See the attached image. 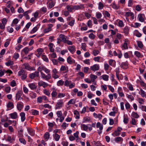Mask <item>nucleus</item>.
<instances>
[{"label":"nucleus","mask_w":146,"mask_h":146,"mask_svg":"<svg viewBox=\"0 0 146 146\" xmlns=\"http://www.w3.org/2000/svg\"><path fill=\"white\" fill-rule=\"evenodd\" d=\"M27 73L23 69L21 70L18 72V76H21V78L22 80H24L27 77Z\"/></svg>","instance_id":"nucleus-1"},{"label":"nucleus","mask_w":146,"mask_h":146,"mask_svg":"<svg viewBox=\"0 0 146 146\" xmlns=\"http://www.w3.org/2000/svg\"><path fill=\"white\" fill-rule=\"evenodd\" d=\"M23 92L22 90H18L16 94L15 99L17 100H21L23 98L21 97L22 95Z\"/></svg>","instance_id":"nucleus-2"},{"label":"nucleus","mask_w":146,"mask_h":146,"mask_svg":"<svg viewBox=\"0 0 146 146\" xmlns=\"http://www.w3.org/2000/svg\"><path fill=\"white\" fill-rule=\"evenodd\" d=\"M63 104V100L62 99L59 100L58 101L56 104L55 109L56 110L60 109L62 107Z\"/></svg>","instance_id":"nucleus-3"},{"label":"nucleus","mask_w":146,"mask_h":146,"mask_svg":"<svg viewBox=\"0 0 146 146\" xmlns=\"http://www.w3.org/2000/svg\"><path fill=\"white\" fill-rule=\"evenodd\" d=\"M122 130V128L120 127H118L117 128V129L115 130L114 132L112 134V135L116 136H119L120 135V132Z\"/></svg>","instance_id":"nucleus-4"},{"label":"nucleus","mask_w":146,"mask_h":146,"mask_svg":"<svg viewBox=\"0 0 146 146\" xmlns=\"http://www.w3.org/2000/svg\"><path fill=\"white\" fill-rule=\"evenodd\" d=\"M23 68L24 69L27 70H35V69H33L32 67L30 66L29 65L28 63H25L23 64Z\"/></svg>","instance_id":"nucleus-5"},{"label":"nucleus","mask_w":146,"mask_h":146,"mask_svg":"<svg viewBox=\"0 0 146 146\" xmlns=\"http://www.w3.org/2000/svg\"><path fill=\"white\" fill-rule=\"evenodd\" d=\"M100 69V66L98 64H95L90 67V69L93 71L98 70Z\"/></svg>","instance_id":"nucleus-6"},{"label":"nucleus","mask_w":146,"mask_h":146,"mask_svg":"<svg viewBox=\"0 0 146 146\" xmlns=\"http://www.w3.org/2000/svg\"><path fill=\"white\" fill-rule=\"evenodd\" d=\"M145 18V17L144 14H140L138 15L137 17L139 20L141 22H144Z\"/></svg>","instance_id":"nucleus-7"},{"label":"nucleus","mask_w":146,"mask_h":146,"mask_svg":"<svg viewBox=\"0 0 146 146\" xmlns=\"http://www.w3.org/2000/svg\"><path fill=\"white\" fill-rule=\"evenodd\" d=\"M129 43V40L128 39H125V40L122 46L123 50L127 49L128 48L127 46V44Z\"/></svg>","instance_id":"nucleus-8"},{"label":"nucleus","mask_w":146,"mask_h":146,"mask_svg":"<svg viewBox=\"0 0 146 146\" xmlns=\"http://www.w3.org/2000/svg\"><path fill=\"white\" fill-rule=\"evenodd\" d=\"M84 8V5L82 4L80 5H74L73 6V9L74 10L82 9Z\"/></svg>","instance_id":"nucleus-9"},{"label":"nucleus","mask_w":146,"mask_h":146,"mask_svg":"<svg viewBox=\"0 0 146 146\" xmlns=\"http://www.w3.org/2000/svg\"><path fill=\"white\" fill-rule=\"evenodd\" d=\"M128 62L127 61L125 62H122L120 65V66L123 69H127L128 68Z\"/></svg>","instance_id":"nucleus-10"},{"label":"nucleus","mask_w":146,"mask_h":146,"mask_svg":"<svg viewBox=\"0 0 146 146\" xmlns=\"http://www.w3.org/2000/svg\"><path fill=\"white\" fill-rule=\"evenodd\" d=\"M23 103L21 102H19L17 104V108L19 110H21L24 106Z\"/></svg>","instance_id":"nucleus-11"},{"label":"nucleus","mask_w":146,"mask_h":146,"mask_svg":"<svg viewBox=\"0 0 146 146\" xmlns=\"http://www.w3.org/2000/svg\"><path fill=\"white\" fill-rule=\"evenodd\" d=\"M28 85L31 90H34L37 88V86L34 83H29Z\"/></svg>","instance_id":"nucleus-12"},{"label":"nucleus","mask_w":146,"mask_h":146,"mask_svg":"<svg viewBox=\"0 0 146 146\" xmlns=\"http://www.w3.org/2000/svg\"><path fill=\"white\" fill-rule=\"evenodd\" d=\"M68 49L70 52L72 54L74 53L76 50L75 47L74 45L69 46L68 47Z\"/></svg>","instance_id":"nucleus-13"},{"label":"nucleus","mask_w":146,"mask_h":146,"mask_svg":"<svg viewBox=\"0 0 146 146\" xmlns=\"http://www.w3.org/2000/svg\"><path fill=\"white\" fill-rule=\"evenodd\" d=\"M67 62L69 64H72L75 62V60L72 59L70 56L68 57L67 59Z\"/></svg>","instance_id":"nucleus-14"},{"label":"nucleus","mask_w":146,"mask_h":146,"mask_svg":"<svg viewBox=\"0 0 146 146\" xmlns=\"http://www.w3.org/2000/svg\"><path fill=\"white\" fill-rule=\"evenodd\" d=\"M27 131L29 133L31 136H33L35 135V131L33 129L31 128L27 129Z\"/></svg>","instance_id":"nucleus-15"},{"label":"nucleus","mask_w":146,"mask_h":146,"mask_svg":"<svg viewBox=\"0 0 146 146\" xmlns=\"http://www.w3.org/2000/svg\"><path fill=\"white\" fill-rule=\"evenodd\" d=\"M18 131L20 136L21 137L23 136V130L22 126H20L18 127Z\"/></svg>","instance_id":"nucleus-16"},{"label":"nucleus","mask_w":146,"mask_h":146,"mask_svg":"<svg viewBox=\"0 0 146 146\" xmlns=\"http://www.w3.org/2000/svg\"><path fill=\"white\" fill-rule=\"evenodd\" d=\"M40 25V24H38L36 26L34 27L31 31L30 32V33L32 34L36 32L39 28Z\"/></svg>","instance_id":"nucleus-17"},{"label":"nucleus","mask_w":146,"mask_h":146,"mask_svg":"<svg viewBox=\"0 0 146 146\" xmlns=\"http://www.w3.org/2000/svg\"><path fill=\"white\" fill-rule=\"evenodd\" d=\"M60 71H64L65 72H64V73H67L68 71V67H66L65 66L62 65L60 68Z\"/></svg>","instance_id":"nucleus-18"},{"label":"nucleus","mask_w":146,"mask_h":146,"mask_svg":"<svg viewBox=\"0 0 146 146\" xmlns=\"http://www.w3.org/2000/svg\"><path fill=\"white\" fill-rule=\"evenodd\" d=\"M109 64L114 67H115L116 62L114 60L112 59H110L108 61Z\"/></svg>","instance_id":"nucleus-19"},{"label":"nucleus","mask_w":146,"mask_h":146,"mask_svg":"<svg viewBox=\"0 0 146 146\" xmlns=\"http://www.w3.org/2000/svg\"><path fill=\"white\" fill-rule=\"evenodd\" d=\"M38 84L39 86H42L44 88L48 85V84L47 83L43 81L38 82Z\"/></svg>","instance_id":"nucleus-20"},{"label":"nucleus","mask_w":146,"mask_h":146,"mask_svg":"<svg viewBox=\"0 0 146 146\" xmlns=\"http://www.w3.org/2000/svg\"><path fill=\"white\" fill-rule=\"evenodd\" d=\"M59 37L60 38H61V40L63 43H64V42H65L66 39L68 38L67 36H65L64 35L62 34L59 35Z\"/></svg>","instance_id":"nucleus-21"},{"label":"nucleus","mask_w":146,"mask_h":146,"mask_svg":"<svg viewBox=\"0 0 146 146\" xmlns=\"http://www.w3.org/2000/svg\"><path fill=\"white\" fill-rule=\"evenodd\" d=\"M15 138L13 136L11 137L10 136H8L7 139H6V141H8L10 143L13 142V141H15Z\"/></svg>","instance_id":"nucleus-22"},{"label":"nucleus","mask_w":146,"mask_h":146,"mask_svg":"<svg viewBox=\"0 0 146 146\" xmlns=\"http://www.w3.org/2000/svg\"><path fill=\"white\" fill-rule=\"evenodd\" d=\"M109 76L106 74H104L100 77V79H102L104 80L105 81H108L109 80Z\"/></svg>","instance_id":"nucleus-23"},{"label":"nucleus","mask_w":146,"mask_h":146,"mask_svg":"<svg viewBox=\"0 0 146 146\" xmlns=\"http://www.w3.org/2000/svg\"><path fill=\"white\" fill-rule=\"evenodd\" d=\"M129 27L126 26L123 29V33L125 34V35H127L129 33Z\"/></svg>","instance_id":"nucleus-24"},{"label":"nucleus","mask_w":146,"mask_h":146,"mask_svg":"<svg viewBox=\"0 0 146 146\" xmlns=\"http://www.w3.org/2000/svg\"><path fill=\"white\" fill-rule=\"evenodd\" d=\"M25 113L24 112H21L20 114V115L21 117V121L22 122H23L25 119Z\"/></svg>","instance_id":"nucleus-25"},{"label":"nucleus","mask_w":146,"mask_h":146,"mask_svg":"<svg viewBox=\"0 0 146 146\" xmlns=\"http://www.w3.org/2000/svg\"><path fill=\"white\" fill-rule=\"evenodd\" d=\"M53 136L54 139L56 141H58L60 138V136L57 134H54Z\"/></svg>","instance_id":"nucleus-26"},{"label":"nucleus","mask_w":146,"mask_h":146,"mask_svg":"<svg viewBox=\"0 0 146 146\" xmlns=\"http://www.w3.org/2000/svg\"><path fill=\"white\" fill-rule=\"evenodd\" d=\"M90 77L91 79V82H94L95 80L97 78V76L92 74L90 75Z\"/></svg>","instance_id":"nucleus-27"},{"label":"nucleus","mask_w":146,"mask_h":146,"mask_svg":"<svg viewBox=\"0 0 146 146\" xmlns=\"http://www.w3.org/2000/svg\"><path fill=\"white\" fill-rule=\"evenodd\" d=\"M50 133L48 132H46L44 135V137L45 140H46V141L48 140L50 137Z\"/></svg>","instance_id":"nucleus-28"},{"label":"nucleus","mask_w":146,"mask_h":146,"mask_svg":"<svg viewBox=\"0 0 146 146\" xmlns=\"http://www.w3.org/2000/svg\"><path fill=\"white\" fill-rule=\"evenodd\" d=\"M114 141L116 143H118L119 142H122L123 141V139L121 137H118L115 138Z\"/></svg>","instance_id":"nucleus-29"},{"label":"nucleus","mask_w":146,"mask_h":146,"mask_svg":"<svg viewBox=\"0 0 146 146\" xmlns=\"http://www.w3.org/2000/svg\"><path fill=\"white\" fill-rule=\"evenodd\" d=\"M96 127L97 128H99L100 130H102L103 129V125L100 122H98L96 124Z\"/></svg>","instance_id":"nucleus-30"},{"label":"nucleus","mask_w":146,"mask_h":146,"mask_svg":"<svg viewBox=\"0 0 146 146\" xmlns=\"http://www.w3.org/2000/svg\"><path fill=\"white\" fill-rule=\"evenodd\" d=\"M11 117L13 119H16L17 117V113L16 112H15L10 114Z\"/></svg>","instance_id":"nucleus-31"},{"label":"nucleus","mask_w":146,"mask_h":146,"mask_svg":"<svg viewBox=\"0 0 146 146\" xmlns=\"http://www.w3.org/2000/svg\"><path fill=\"white\" fill-rule=\"evenodd\" d=\"M74 114L76 116L75 118L77 119H79L80 118V114L79 112L76 110L74 111Z\"/></svg>","instance_id":"nucleus-32"},{"label":"nucleus","mask_w":146,"mask_h":146,"mask_svg":"<svg viewBox=\"0 0 146 146\" xmlns=\"http://www.w3.org/2000/svg\"><path fill=\"white\" fill-rule=\"evenodd\" d=\"M134 54L138 58H142L143 56L139 51H135L134 52Z\"/></svg>","instance_id":"nucleus-33"},{"label":"nucleus","mask_w":146,"mask_h":146,"mask_svg":"<svg viewBox=\"0 0 146 146\" xmlns=\"http://www.w3.org/2000/svg\"><path fill=\"white\" fill-rule=\"evenodd\" d=\"M64 81L62 80H60L57 82V85L58 86H62L64 84Z\"/></svg>","instance_id":"nucleus-34"},{"label":"nucleus","mask_w":146,"mask_h":146,"mask_svg":"<svg viewBox=\"0 0 146 146\" xmlns=\"http://www.w3.org/2000/svg\"><path fill=\"white\" fill-rule=\"evenodd\" d=\"M13 61H11L10 60H9L7 62L5 63V64L7 66L13 65Z\"/></svg>","instance_id":"nucleus-35"},{"label":"nucleus","mask_w":146,"mask_h":146,"mask_svg":"<svg viewBox=\"0 0 146 146\" xmlns=\"http://www.w3.org/2000/svg\"><path fill=\"white\" fill-rule=\"evenodd\" d=\"M137 46L139 48H143V45L141 41H137Z\"/></svg>","instance_id":"nucleus-36"},{"label":"nucleus","mask_w":146,"mask_h":146,"mask_svg":"<svg viewBox=\"0 0 146 146\" xmlns=\"http://www.w3.org/2000/svg\"><path fill=\"white\" fill-rule=\"evenodd\" d=\"M7 107L8 108H11L12 109L14 107L13 103L11 102H9L7 104Z\"/></svg>","instance_id":"nucleus-37"},{"label":"nucleus","mask_w":146,"mask_h":146,"mask_svg":"<svg viewBox=\"0 0 146 146\" xmlns=\"http://www.w3.org/2000/svg\"><path fill=\"white\" fill-rule=\"evenodd\" d=\"M66 8L67 11L70 12H72L73 10H74V9H73V6L72 7L69 5H67L66 6Z\"/></svg>","instance_id":"nucleus-38"},{"label":"nucleus","mask_w":146,"mask_h":146,"mask_svg":"<svg viewBox=\"0 0 146 146\" xmlns=\"http://www.w3.org/2000/svg\"><path fill=\"white\" fill-rule=\"evenodd\" d=\"M42 59L46 62H49V60L48 58L45 55H42Z\"/></svg>","instance_id":"nucleus-39"},{"label":"nucleus","mask_w":146,"mask_h":146,"mask_svg":"<svg viewBox=\"0 0 146 146\" xmlns=\"http://www.w3.org/2000/svg\"><path fill=\"white\" fill-rule=\"evenodd\" d=\"M111 6L112 8L114 9H117L119 8V6L116 5L114 3H112L111 5Z\"/></svg>","instance_id":"nucleus-40"},{"label":"nucleus","mask_w":146,"mask_h":146,"mask_svg":"<svg viewBox=\"0 0 146 146\" xmlns=\"http://www.w3.org/2000/svg\"><path fill=\"white\" fill-rule=\"evenodd\" d=\"M29 51V49L27 47H25L22 50V51H23L24 52L25 54H28Z\"/></svg>","instance_id":"nucleus-41"},{"label":"nucleus","mask_w":146,"mask_h":146,"mask_svg":"<svg viewBox=\"0 0 146 146\" xmlns=\"http://www.w3.org/2000/svg\"><path fill=\"white\" fill-rule=\"evenodd\" d=\"M131 115L133 117L136 118H137L139 117V115L137 114V113L135 112H132Z\"/></svg>","instance_id":"nucleus-42"},{"label":"nucleus","mask_w":146,"mask_h":146,"mask_svg":"<svg viewBox=\"0 0 146 146\" xmlns=\"http://www.w3.org/2000/svg\"><path fill=\"white\" fill-rule=\"evenodd\" d=\"M128 121V118L127 116L126 117L125 116V115L123 116V122L126 124H127Z\"/></svg>","instance_id":"nucleus-43"},{"label":"nucleus","mask_w":146,"mask_h":146,"mask_svg":"<svg viewBox=\"0 0 146 146\" xmlns=\"http://www.w3.org/2000/svg\"><path fill=\"white\" fill-rule=\"evenodd\" d=\"M81 127L82 128L84 131H86L88 129V126L84 124H81Z\"/></svg>","instance_id":"nucleus-44"},{"label":"nucleus","mask_w":146,"mask_h":146,"mask_svg":"<svg viewBox=\"0 0 146 146\" xmlns=\"http://www.w3.org/2000/svg\"><path fill=\"white\" fill-rule=\"evenodd\" d=\"M140 93L139 94L141 95V96L143 97H144L145 96V92L141 88L140 89Z\"/></svg>","instance_id":"nucleus-45"},{"label":"nucleus","mask_w":146,"mask_h":146,"mask_svg":"<svg viewBox=\"0 0 146 146\" xmlns=\"http://www.w3.org/2000/svg\"><path fill=\"white\" fill-rule=\"evenodd\" d=\"M96 17L98 19H100L102 16L101 13L100 12H98L96 13Z\"/></svg>","instance_id":"nucleus-46"},{"label":"nucleus","mask_w":146,"mask_h":146,"mask_svg":"<svg viewBox=\"0 0 146 146\" xmlns=\"http://www.w3.org/2000/svg\"><path fill=\"white\" fill-rule=\"evenodd\" d=\"M71 81L68 80H66L64 82V85L66 86H69L70 84L71 83Z\"/></svg>","instance_id":"nucleus-47"},{"label":"nucleus","mask_w":146,"mask_h":146,"mask_svg":"<svg viewBox=\"0 0 146 146\" xmlns=\"http://www.w3.org/2000/svg\"><path fill=\"white\" fill-rule=\"evenodd\" d=\"M57 94V92L56 91V90L53 91L52 93H51V96L52 98H55L56 97Z\"/></svg>","instance_id":"nucleus-48"},{"label":"nucleus","mask_w":146,"mask_h":146,"mask_svg":"<svg viewBox=\"0 0 146 146\" xmlns=\"http://www.w3.org/2000/svg\"><path fill=\"white\" fill-rule=\"evenodd\" d=\"M90 120V117H84L83 118L82 123H85L86 122H89Z\"/></svg>","instance_id":"nucleus-49"},{"label":"nucleus","mask_w":146,"mask_h":146,"mask_svg":"<svg viewBox=\"0 0 146 146\" xmlns=\"http://www.w3.org/2000/svg\"><path fill=\"white\" fill-rule=\"evenodd\" d=\"M8 121L10 124L13 123V125L14 126H15L16 125L17 122L15 120L11 121V120H8Z\"/></svg>","instance_id":"nucleus-50"},{"label":"nucleus","mask_w":146,"mask_h":146,"mask_svg":"<svg viewBox=\"0 0 146 146\" xmlns=\"http://www.w3.org/2000/svg\"><path fill=\"white\" fill-rule=\"evenodd\" d=\"M7 29L9 33H11L13 32V28L10 26L8 27L7 28Z\"/></svg>","instance_id":"nucleus-51"},{"label":"nucleus","mask_w":146,"mask_h":146,"mask_svg":"<svg viewBox=\"0 0 146 146\" xmlns=\"http://www.w3.org/2000/svg\"><path fill=\"white\" fill-rule=\"evenodd\" d=\"M86 46L85 43H82L81 44V48L84 51H86Z\"/></svg>","instance_id":"nucleus-52"},{"label":"nucleus","mask_w":146,"mask_h":146,"mask_svg":"<svg viewBox=\"0 0 146 146\" xmlns=\"http://www.w3.org/2000/svg\"><path fill=\"white\" fill-rule=\"evenodd\" d=\"M103 15L104 16H106L108 17H110V13L107 11H105L103 13Z\"/></svg>","instance_id":"nucleus-53"},{"label":"nucleus","mask_w":146,"mask_h":146,"mask_svg":"<svg viewBox=\"0 0 146 146\" xmlns=\"http://www.w3.org/2000/svg\"><path fill=\"white\" fill-rule=\"evenodd\" d=\"M19 140L21 143L24 145H25L26 143V141L24 138H20L19 139Z\"/></svg>","instance_id":"nucleus-54"},{"label":"nucleus","mask_w":146,"mask_h":146,"mask_svg":"<svg viewBox=\"0 0 146 146\" xmlns=\"http://www.w3.org/2000/svg\"><path fill=\"white\" fill-rule=\"evenodd\" d=\"M64 43H66L67 44L69 45H72L73 44V42L70 41L68 39H66L65 42H64Z\"/></svg>","instance_id":"nucleus-55"},{"label":"nucleus","mask_w":146,"mask_h":146,"mask_svg":"<svg viewBox=\"0 0 146 146\" xmlns=\"http://www.w3.org/2000/svg\"><path fill=\"white\" fill-rule=\"evenodd\" d=\"M65 96V94L59 93L58 96L56 98H62L64 97Z\"/></svg>","instance_id":"nucleus-56"},{"label":"nucleus","mask_w":146,"mask_h":146,"mask_svg":"<svg viewBox=\"0 0 146 146\" xmlns=\"http://www.w3.org/2000/svg\"><path fill=\"white\" fill-rule=\"evenodd\" d=\"M52 62L53 63L54 65H57L58 63V61L56 59H53L51 60Z\"/></svg>","instance_id":"nucleus-57"},{"label":"nucleus","mask_w":146,"mask_h":146,"mask_svg":"<svg viewBox=\"0 0 146 146\" xmlns=\"http://www.w3.org/2000/svg\"><path fill=\"white\" fill-rule=\"evenodd\" d=\"M51 76L50 74H49L47 75H46L45 78L44 79L45 80L48 81L51 78Z\"/></svg>","instance_id":"nucleus-58"},{"label":"nucleus","mask_w":146,"mask_h":146,"mask_svg":"<svg viewBox=\"0 0 146 146\" xmlns=\"http://www.w3.org/2000/svg\"><path fill=\"white\" fill-rule=\"evenodd\" d=\"M104 5L101 2H100L98 4V9H102L104 7Z\"/></svg>","instance_id":"nucleus-59"},{"label":"nucleus","mask_w":146,"mask_h":146,"mask_svg":"<svg viewBox=\"0 0 146 146\" xmlns=\"http://www.w3.org/2000/svg\"><path fill=\"white\" fill-rule=\"evenodd\" d=\"M93 52L94 56H96L99 53V51L98 50H94L93 51Z\"/></svg>","instance_id":"nucleus-60"},{"label":"nucleus","mask_w":146,"mask_h":146,"mask_svg":"<svg viewBox=\"0 0 146 146\" xmlns=\"http://www.w3.org/2000/svg\"><path fill=\"white\" fill-rule=\"evenodd\" d=\"M47 8L45 7H43L40 9V11L44 13H46L47 12Z\"/></svg>","instance_id":"nucleus-61"},{"label":"nucleus","mask_w":146,"mask_h":146,"mask_svg":"<svg viewBox=\"0 0 146 146\" xmlns=\"http://www.w3.org/2000/svg\"><path fill=\"white\" fill-rule=\"evenodd\" d=\"M19 57V54L18 53H15L13 55V57L15 59L17 60Z\"/></svg>","instance_id":"nucleus-62"},{"label":"nucleus","mask_w":146,"mask_h":146,"mask_svg":"<svg viewBox=\"0 0 146 146\" xmlns=\"http://www.w3.org/2000/svg\"><path fill=\"white\" fill-rule=\"evenodd\" d=\"M10 85L12 87H13L15 86L16 85V84L15 81L14 80L12 81L11 82Z\"/></svg>","instance_id":"nucleus-63"},{"label":"nucleus","mask_w":146,"mask_h":146,"mask_svg":"<svg viewBox=\"0 0 146 146\" xmlns=\"http://www.w3.org/2000/svg\"><path fill=\"white\" fill-rule=\"evenodd\" d=\"M87 24L89 27L91 28L92 26V23L91 20H89L87 22Z\"/></svg>","instance_id":"nucleus-64"}]
</instances>
